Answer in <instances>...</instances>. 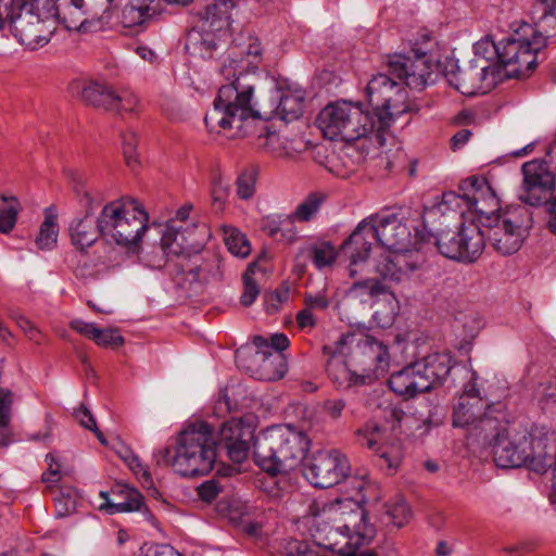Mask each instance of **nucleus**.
I'll return each instance as SVG.
<instances>
[{
	"label": "nucleus",
	"mask_w": 556,
	"mask_h": 556,
	"mask_svg": "<svg viewBox=\"0 0 556 556\" xmlns=\"http://www.w3.org/2000/svg\"><path fill=\"white\" fill-rule=\"evenodd\" d=\"M390 73L400 81L386 74L375 75L367 84L366 96L374 109L377 123V141L384 143V135L395 118L408 113V92L412 89H424L431 77L430 62L426 53L414 51V58L401 53L389 56Z\"/></svg>",
	"instance_id": "nucleus-1"
},
{
	"label": "nucleus",
	"mask_w": 556,
	"mask_h": 556,
	"mask_svg": "<svg viewBox=\"0 0 556 556\" xmlns=\"http://www.w3.org/2000/svg\"><path fill=\"white\" fill-rule=\"evenodd\" d=\"M473 433L479 444L493 448L494 462L501 468L527 466L531 470L544 473L553 464L548 440L534 437L522 425L500 418H486Z\"/></svg>",
	"instance_id": "nucleus-2"
},
{
	"label": "nucleus",
	"mask_w": 556,
	"mask_h": 556,
	"mask_svg": "<svg viewBox=\"0 0 556 556\" xmlns=\"http://www.w3.org/2000/svg\"><path fill=\"white\" fill-rule=\"evenodd\" d=\"M543 15L535 24L522 23L511 35L494 42L489 37L480 40L477 50L486 47L495 51L497 62L510 78H526L538 65L539 52L547 41L556 38V0H544Z\"/></svg>",
	"instance_id": "nucleus-3"
},
{
	"label": "nucleus",
	"mask_w": 556,
	"mask_h": 556,
	"mask_svg": "<svg viewBox=\"0 0 556 556\" xmlns=\"http://www.w3.org/2000/svg\"><path fill=\"white\" fill-rule=\"evenodd\" d=\"M223 75L228 83L219 87L214 108L204 117L206 128L211 134H224L228 138L244 137L250 124L262 118L253 101L254 84L248 75L236 71Z\"/></svg>",
	"instance_id": "nucleus-4"
},
{
	"label": "nucleus",
	"mask_w": 556,
	"mask_h": 556,
	"mask_svg": "<svg viewBox=\"0 0 556 556\" xmlns=\"http://www.w3.org/2000/svg\"><path fill=\"white\" fill-rule=\"evenodd\" d=\"M156 466H172L182 477L207 475L216 462V439L205 421L188 425L177 439L175 453L164 447L153 454Z\"/></svg>",
	"instance_id": "nucleus-5"
},
{
	"label": "nucleus",
	"mask_w": 556,
	"mask_h": 556,
	"mask_svg": "<svg viewBox=\"0 0 556 556\" xmlns=\"http://www.w3.org/2000/svg\"><path fill=\"white\" fill-rule=\"evenodd\" d=\"M309 448L307 435L291 425L273 426L254 440V463L269 476L287 475L299 467Z\"/></svg>",
	"instance_id": "nucleus-6"
},
{
	"label": "nucleus",
	"mask_w": 556,
	"mask_h": 556,
	"mask_svg": "<svg viewBox=\"0 0 556 556\" xmlns=\"http://www.w3.org/2000/svg\"><path fill=\"white\" fill-rule=\"evenodd\" d=\"M149 215L131 197H123L106 203L99 214L101 237L128 252H139L140 241L148 228Z\"/></svg>",
	"instance_id": "nucleus-7"
},
{
	"label": "nucleus",
	"mask_w": 556,
	"mask_h": 556,
	"mask_svg": "<svg viewBox=\"0 0 556 556\" xmlns=\"http://www.w3.org/2000/svg\"><path fill=\"white\" fill-rule=\"evenodd\" d=\"M58 16L55 0H14L8 24L21 45L35 50L50 41Z\"/></svg>",
	"instance_id": "nucleus-8"
},
{
	"label": "nucleus",
	"mask_w": 556,
	"mask_h": 556,
	"mask_svg": "<svg viewBox=\"0 0 556 556\" xmlns=\"http://www.w3.org/2000/svg\"><path fill=\"white\" fill-rule=\"evenodd\" d=\"M318 128L330 140L355 141L368 135L377 139V123L359 103L339 101L324 108L316 119Z\"/></svg>",
	"instance_id": "nucleus-9"
},
{
	"label": "nucleus",
	"mask_w": 556,
	"mask_h": 556,
	"mask_svg": "<svg viewBox=\"0 0 556 556\" xmlns=\"http://www.w3.org/2000/svg\"><path fill=\"white\" fill-rule=\"evenodd\" d=\"M483 227L492 248L501 255H510L521 248L528 229L532 227V216L525 206H510L502 217Z\"/></svg>",
	"instance_id": "nucleus-10"
},
{
	"label": "nucleus",
	"mask_w": 556,
	"mask_h": 556,
	"mask_svg": "<svg viewBox=\"0 0 556 556\" xmlns=\"http://www.w3.org/2000/svg\"><path fill=\"white\" fill-rule=\"evenodd\" d=\"M434 244L450 260L473 263L485 248V232L475 223L463 224L457 231L446 228L439 232Z\"/></svg>",
	"instance_id": "nucleus-11"
},
{
	"label": "nucleus",
	"mask_w": 556,
	"mask_h": 556,
	"mask_svg": "<svg viewBox=\"0 0 556 556\" xmlns=\"http://www.w3.org/2000/svg\"><path fill=\"white\" fill-rule=\"evenodd\" d=\"M458 197L462 199V212L477 213L482 226H490L491 223L502 217L500 214V200L492 190L485 178L471 176L459 184Z\"/></svg>",
	"instance_id": "nucleus-12"
},
{
	"label": "nucleus",
	"mask_w": 556,
	"mask_h": 556,
	"mask_svg": "<svg viewBox=\"0 0 556 556\" xmlns=\"http://www.w3.org/2000/svg\"><path fill=\"white\" fill-rule=\"evenodd\" d=\"M353 343V336L343 333L337 341L323 346L327 375L339 390L370 384L371 375H359L348 368L345 361L349 354L348 345Z\"/></svg>",
	"instance_id": "nucleus-13"
},
{
	"label": "nucleus",
	"mask_w": 556,
	"mask_h": 556,
	"mask_svg": "<svg viewBox=\"0 0 556 556\" xmlns=\"http://www.w3.org/2000/svg\"><path fill=\"white\" fill-rule=\"evenodd\" d=\"M476 372L471 374L470 381L465 386L453 413V425L467 429L468 439L480 443L479 437L473 432L479 430L486 418H498L492 410H485L488 403L481 397L476 384Z\"/></svg>",
	"instance_id": "nucleus-14"
},
{
	"label": "nucleus",
	"mask_w": 556,
	"mask_h": 556,
	"mask_svg": "<svg viewBox=\"0 0 556 556\" xmlns=\"http://www.w3.org/2000/svg\"><path fill=\"white\" fill-rule=\"evenodd\" d=\"M350 463L337 450L318 451L304 465L303 473L315 488H331L349 477Z\"/></svg>",
	"instance_id": "nucleus-15"
},
{
	"label": "nucleus",
	"mask_w": 556,
	"mask_h": 556,
	"mask_svg": "<svg viewBox=\"0 0 556 556\" xmlns=\"http://www.w3.org/2000/svg\"><path fill=\"white\" fill-rule=\"evenodd\" d=\"M475 49H477V46H475ZM490 51L495 53L492 48L486 47L480 49V51L476 50L477 55L483 54V60L475 59L463 68L458 66L456 60H446L443 73L448 84L465 96H475L480 92L483 89L482 84L490 71V66L485 64V60L489 59L485 54Z\"/></svg>",
	"instance_id": "nucleus-16"
},
{
	"label": "nucleus",
	"mask_w": 556,
	"mask_h": 556,
	"mask_svg": "<svg viewBox=\"0 0 556 556\" xmlns=\"http://www.w3.org/2000/svg\"><path fill=\"white\" fill-rule=\"evenodd\" d=\"M357 443L376 452V464L388 475L400 467L403 459V447L399 440L380 443L383 429L375 421H368L355 432Z\"/></svg>",
	"instance_id": "nucleus-17"
},
{
	"label": "nucleus",
	"mask_w": 556,
	"mask_h": 556,
	"mask_svg": "<svg viewBox=\"0 0 556 556\" xmlns=\"http://www.w3.org/2000/svg\"><path fill=\"white\" fill-rule=\"evenodd\" d=\"M80 98L96 109L119 114L135 112L139 104L138 98L130 90H115L106 84L97 81L86 83L80 90Z\"/></svg>",
	"instance_id": "nucleus-18"
},
{
	"label": "nucleus",
	"mask_w": 556,
	"mask_h": 556,
	"mask_svg": "<svg viewBox=\"0 0 556 556\" xmlns=\"http://www.w3.org/2000/svg\"><path fill=\"white\" fill-rule=\"evenodd\" d=\"M354 343L351 351L356 366L363 370L362 375H371L370 383L377 380L389 367L390 355L388 346L370 334H353Z\"/></svg>",
	"instance_id": "nucleus-19"
},
{
	"label": "nucleus",
	"mask_w": 556,
	"mask_h": 556,
	"mask_svg": "<svg viewBox=\"0 0 556 556\" xmlns=\"http://www.w3.org/2000/svg\"><path fill=\"white\" fill-rule=\"evenodd\" d=\"M523 182L519 199L531 206L545 203L555 189V176L545 162L530 161L522 165Z\"/></svg>",
	"instance_id": "nucleus-20"
},
{
	"label": "nucleus",
	"mask_w": 556,
	"mask_h": 556,
	"mask_svg": "<svg viewBox=\"0 0 556 556\" xmlns=\"http://www.w3.org/2000/svg\"><path fill=\"white\" fill-rule=\"evenodd\" d=\"M256 434L249 426H243L241 420L224 422L216 440V454L225 451L229 459L236 464L243 463L250 454V442Z\"/></svg>",
	"instance_id": "nucleus-21"
},
{
	"label": "nucleus",
	"mask_w": 556,
	"mask_h": 556,
	"mask_svg": "<svg viewBox=\"0 0 556 556\" xmlns=\"http://www.w3.org/2000/svg\"><path fill=\"white\" fill-rule=\"evenodd\" d=\"M368 220L374 226L376 241L386 251L407 252L412 244L410 227L397 215L370 216Z\"/></svg>",
	"instance_id": "nucleus-22"
},
{
	"label": "nucleus",
	"mask_w": 556,
	"mask_h": 556,
	"mask_svg": "<svg viewBox=\"0 0 556 556\" xmlns=\"http://www.w3.org/2000/svg\"><path fill=\"white\" fill-rule=\"evenodd\" d=\"M462 212V199L455 191H445L441 194L440 200L431 206L426 207L422 214L424 228L428 233L420 235L421 241H430L437 238L439 232H443L448 228L447 219L450 214L456 215Z\"/></svg>",
	"instance_id": "nucleus-23"
},
{
	"label": "nucleus",
	"mask_w": 556,
	"mask_h": 556,
	"mask_svg": "<svg viewBox=\"0 0 556 556\" xmlns=\"http://www.w3.org/2000/svg\"><path fill=\"white\" fill-rule=\"evenodd\" d=\"M194 247L195 244H185L179 241L175 233L164 232L160 243L142 249L141 261L150 268L161 269L174 257L189 258L191 249Z\"/></svg>",
	"instance_id": "nucleus-24"
},
{
	"label": "nucleus",
	"mask_w": 556,
	"mask_h": 556,
	"mask_svg": "<svg viewBox=\"0 0 556 556\" xmlns=\"http://www.w3.org/2000/svg\"><path fill=\"white\" fill-rule=\"evenodd\" d=\"M376 242L374 226L368 218L363 219L351 236L341 244V252L350 260V276L356 275L354 266L364 263Z\"/></svg>",
	"instance_id": "nucleus-25"
},
{
	"label": "nucleus",
	"mask_w": 556,
	"mask_h": 556,
	"mask_svg": "<svg viewBox=\"0 0 556 556\" xmlns=\"http://www.w3.org/2000/svg\"><path fill=\"white\" fill-rule=\"evenodd\" d=\"M262 61V46L257 37L249 35L242 42L236 43L229 48L227 60L220 67V74L236 71L237 74H243L249 67L256 68Z\"/></svg>",
	"instance_id": "nucleus-26"
},
{
	"label": "nucleus",
	"mask_w": 556,
	"mask_h": 556,
	"mask_svg": "<svg viewBox=\"0 0 556 556\" xmlns=\"http://www.w3.org/2000/svg\"><path fill=\"white\" fill-rule=\"evenodd\" d=\"M83 200L86 206V214L83 218L74 219L68 228L71 240L76 249L84 251L97 242L101 236L99 216L96 220L91 218L93 204H100V201H94L90 192H85Z\"/></svg>",
	"instance_id": "nucleus-27"
},
{
	"label": "nucleus",
	"mask_w": 556,
	"mask_h": 556,
	"mask_svg": "<svg viewBox=\"0 0 556 556\" xmlns=\"http://www.w3.org/2000/svg\"><path fill=\"white\" fill-rule=\"evenodd\" d=\"M405 252L384 251L375 260V271L383 281L400 282L417 268Z\"/></svg>",
	"instance_id": "nucleus-28"
},
{
	"label": "nucleus",
	"mask_w": 556,
	"mask_h": 556,
	"mask_svg": "<svg viewBox=\"0 0 556 556\" xmlns=\"http://www.w3.org/2000/svg\"><path fill=\"white\" fill-rule=\"evenodd\" d=\"M417 374L426 381L427 392L443 383L453 368V358L447 353H433L414 362Z\"/></svg>",
	"instance_id": "nucleus-29"
},
{
	"label": "nucleus",
	"mask_w": 556,
	"mask_h": 556,
	"mask_svg": "<svg viewBox=\"0 0 556 556\" xmlns=\"http://www.w3.org/2000/svg\"><path fill=\"white\" fill-rule=\"evenodd\" d=\"M417 374V369L413 364L404 367L402 370L393 372L389 380V388L405 399H412L418 393L427 392L429 384Z\"/></svg>",
	"instance_id": "nucleus-30"
},
{
	"label": "nucleus",
	"mask_w": 556,
	"mask_h": 556,
	"mask_svg": "<svg viewBox=\"0 0 556 556\" xmlns=\"http://www.w3.org/2000/svg\"><path fill=\"white\" fill-rule=\"evenodd\" d=\"M254 376L258 380L276 381L286 375L288 370L287 358L283 353L260 350L255 354Z\"/></svg>",
	"instance_id": "nucleus-31"
},
{
	"label": "nucleus",
	"mask_w": 556,
	"mask_h": 556,
	"mask_svg": "<svg viewBox=\"0 0 556 556\" xmlns=\"http://www.w3.org/2000/svg\"><path fill=\"white\" fill-rule=\"evenodd\" d=\"M235 9L233 0H214L208 3L202 16L207 31L227 30L231 25V12Z\"/></svg>",
	"instance_id": "nucleus-32"
},
{
	"label": "nucleus",
	"mask_w": 556,
	"mask_h": 556,
	"mask_svg": "<svg viewBox=\"0 0 556 556\" xmlns=\"http://www.w3.org/2000/svg\"><path fill=\"white\" fill-rule=\"evenodd\" d=\"M118 492L124 495V500L121 502H110L108 492H100L101 497L105 500V503L100 506L101 509H105L109 514L113 515L116 513H129L140 510L143 505V498L141 494L126 485H117L113 489V493Z\"/></svg>",
	"instance_id": "nucleus-33"
},
{
	"label": "nucleus",
	"mask_w": 556,
	"mask_h": 556,
	"mask_svg": "<svg viewBox=\"0 0 556 556\" xmlns=\"http://www.w3.org/2000/svg\"><path fill=\"white\" fill-rule=\"evenodd\" d=\"M301 256L311 258L314 266L321 270L333 265L337 258V251L330 242H315L302 247L299 250L296 260Z\"/></svg>",
	"instance_id": "nucleus-34"
},
{
	"label": "nucleus",
	"mask_w": 556,
	"mask_h": 556,
	"mask_svg": "<svg viewBox=\"0 0 556 556\" xmlns=\"http://www.w3.org/2000/svg\"><path fill=\"white\" fill-rule=\"evenodd\" d=\"M154 0H130L123 10L125 23L128 26L141 25L156 13L151 4Z\"/></svg>",
	"instance_id": "nucleus-35"
},
{
	"label": "nucleus",
	"mask_w": 556,
	"mask_h": 556,
	"mask_svg": "<svg viewBox=\"0 0 556 556\" xmlns=\"http://www.w3.org/2000/svg\"><path fill=\"white\" fill-rule=\"evenodd\" d=\"M260 168L255 164L245 166L236 180V193L240 200H250L256 191V181L258 179Z\"/></svg>",
	"instance_id": "nucleus-36"
},
{
	"label": "nucleus",
	"mask_w": 556,
	"mask_h": 556,
	"mask_svg": "<svg viewBox=\"0 0 556 556\" xmlns=\"http://www.w3.org/2000/svg\"><path fill=\"white\" fill-rule=\"evenodd\" d=\"M21 203L15 197L0 193V232L9 233L15 227Z\"/></svg>",
	"instance_id": "nucleus-37"
},
{
	"label": "nucleus",
	"mask_w": 556,
	"mask_h": 556,
	"mask_svg": "<svg viewBox=\"0 0 556 556\" xmlns=\"http://www.w3.org/2000/svg\"><path fill=\"white\" fill-rule=\"evenodd\" d=\"M224 242L228 251L237 257L244 258L251 253V243L248 237L235 227H224Z\"/></svg>",
	"instance_id": "nucleus-38"
},
{
	"label": "nucleus",
	"mask_w": 556,
	"mask_h": 556,
	"mask_svg": "<svg viewBox=\"0 0 556 556\" xmlns=\"http://www.w3.org/2000/svg\"><path fill=\"white\" fill-rule=\"evenodd\" d=\"M277 109L286 122L295 121L303 115L304 97L300 92H287L281 96Z\"/></svg>",
	"instance_id": "nucleus-39"
},
{
	"label": "nucleus",
	"mask_w": 556,
	"mask_h": 556,
	"mask_svg": "<svg viewBox=\"0 0 556 556\" xmlns=\"http://www.w3.org/2000/svg\"><path fill=\"white\" fill-rule=\"evenodd\" d=\"M58 233V217L50 210H47L45 220L36 238V245L40 250H51L56 244Z\"/></svg>",
	"instance_id": "nucleus-40"
},
{
	"label": "nucleus",
	"mask_w": 556,
	"mask_h": 556,
	"mask_svg": "<svg viewBox=\"0 0 556 556\" xmlns=\"http://www.w3.org/2000/svg\"><path fill=\"white\" fill-rule=\"evenodd\" d=\"M325 197L321 193H311L303 200L292 214V216L301 222H308L318 212Z\"/></svg>",
	"instance_id": "nucleus-41"
},
{
	"label": "nucleus",
	"mask_w": 556,
	"mask_h": 556,
	"mask_svg": "<svg viewBox=\"0 0 556 556\" xmlns=\"http://www.w3.org/2000/svg\"><path fill=\"white\" fill-rule=\"evenodd\" d=\"M86 12L65 4L62 10L59 9L58 21L61 20L68 30H83L86 29Z\"/></svg>",
	"instance_id": "nucleus-42"
},
{
	"label": "nucleus",
	"mask_w": 556,
	"mask_h": 556,
	"mask_svg": "<svg viewBox=\"0 0 556 556\" xmlns=\"http://www.w3.org/2000/svg\"><path fill=\"white\" fill-rule=\"evenodd\" d=\"M229 197V185L222 178H215L211 187V206L215 213L225 210Z\"/></svg>",
	"instance_id": "nucleus-43"
},
{
	"label": "nucleus",
	"mask_w": 556,
	"mask_h": 556,
	"mask_svg": "<svg viewBox=\"0 0 556 556\" xmlns=\"http://www.w3.org/2000/svg\"><path fill=\"white\" fill-rule=\"evenodd\" d=\"M124 462L128 465L131 471L138 477L142 486L147 490H152L156 492L154 489L153 479L151 472L148 468L140 462L139 457L132 453H129V457H124Z\"/></svg>",
	"instance_id": "nucleus-44"
},
{
	"label": "nucleus",
	"mask_w": 556,
	"mask_h": 556,
	"mask_svg": "<svg viewBox=\"0 0 556 556\" xmlns=\"http://www.w3.org/2000/svg\"><path fill=\"white\" fill-rule=\"evenodd\" d=\"M193 206L189 203L184 204L176 211L175 217L169 219L166 225L165 232L175 233L179 241H182L185 244H190L185 237L184 231H181V226L178 223H184L188 219Z\"/></svg>",
	"instance_id": "nucleus-45"
},
{
	"label": "nucleus",
	"mask_w": 556,
	"mask_h": 556,
	"mask_svg": "<svg viewBox=\"0 0 556 556\" xmlns=\"http://www.w3.org/2000/svg\"><path fill=\"white\" fill-rule=\"evenodd\" d=\"M352 290L361 295L375 298L388 292V287L377 278H367L353 283Z\"/></svg>",
	"instance_id": "nucleus-46"
},
{
	"label": "nucleus",
	"mask_w": 556,
	"mask_h": 556,
	"mask_svg": "<svg viewBox=\"0 0 556 556\" xmlns=\"http://www.w3.org/2000/svg\"><path fill=\"white\" fill-rule=\"evenodd\" d=\"M253 342L260 350H267V352L282 353L289 346V339L285 333H275L269 340L258 336Z\"/></svg>",
	"instance_id": "nucleus-47"
},
{
	"label": "nucleus",
	"mask_w": 556,
	"mask_h": 556,
	"mask_svg": "<svg viewBox=\"0 0 556 556\" xmlns=\"http://www.w3.org/2000/svg\"><path fill=\"white\" fill-rule=\"evenodd\" d=\"M387 515L394 526L402 528L410 518V509L407 503L401 500L388 506Z\"/></svg>",
	"instance_id": "nucleus-48"
},
{
	"label": "nucleus",
	"mask_w": 556,
	"mask_h": 556,
	"mask_svg": "<svg viewBox=\"0 0 556 556\" xmlns=\"http://www.w3.org/2000/svg\"><path fill=\"white\" fill-rule=\"evenodd\" d=\"M96 344L103 348L116 349L124 344V338L119 334L117 329H101L99 328V334L93 338Z\"/></svg>",
	"instance_id": "nucleus-49"
},
{
	"label": "nucleus",
	"mask_w": 556,
	"mask_h": 556,
	"mask_svg": "<svg viewBox=\"0 0 556 556\" xmlns=\"http://www.w3.org/2000/svg\"><path fill=\"white\" fill-rule=\"evenodd\" d=\"M75 417L76 419L78 420V422L86 429L92 431L97 438L99 439V441L102 443V444H105L106 441L104 439V435L103 433L99 430V428L97 427V422L92 416V414L90 413V410L85 407L84 405H81L76 412H75Z\"/></svg>",
	"instance_id": "nucleus-50"
},
{
	"label": "nucleus",
	"mask_w": 556,
	"mask_h": 556,
	"mask_svg": "<svg viewBox=\"0 0 556 556\" xmlns=\"http://www.w3.org/2000/svg\"><path fill=\"white\" fill-rule=\"evenodd\" d=\"M260 294V288L256 281L245 273L243 275V292L240 296V303L248 307L254 303Z\"/></svg>",
	"instance_id": "nucleus-51"
},
{
	"label": "nucleus",
	"mask_w": 556,
	"mask_h": 556,
	"mask_svg": "<svg viewBox=\"0 0 556 556\" xmlns=\"http://www.w3.org/2000/svg\"><path fill=\"white\" fill-rule=\"evenodd\" d=\"M298 239V231L294 225V217L292 215H285L283 223L280 226L278 242L291 244Z\"/></svg>",
	"instance_id": "nucleus-52"
},
{
	"label": "nucleus",
	"mask_w": 556,
	"mask_h": 556,
	"mask_svg": "<svg viewBox=\"0 0 556 556\" xmlns=\"http://www.w3.org/2000/svg\"><path fill=\"white\" fill-rule=\"evenodd\" d=\"M123 153L126 163L131 166L137 163V137L132 131L126 132L122 137Z\"/></svg>",
	"instance_id": "nucleus-53"
},
{
	"label": "nucleus",
	"mask_w": 556,
	"mask_h": 556,
	"mask_svg": "<svg viewBox=\"0 0 556 556\" xmlns=\"http://www.w3.org/2000/svg\"><path fill=\"white\" fill-rule=\"evenodd\" d=\"M222 488L216 480L205 481L198 488L199 497L206 503H211L216 500Z\"/></svg>",
	"instance_id": "nucleus-54"
},
{
	"label": "nucleus",
	"mask_w": 556,
	"mask_h": 556,
	"mask_svg": "<svg viewBox=\"0 0 556 556\" xmlns=\"http://www.w3.org/2000/svg\"><path fill=\"white\" fill-rule=\"evenodd\" d=\"M285 215L266 216L262 220V230L270 238L277 241L280 226L283 223Z\"/></svg>",
	"instance_id": "nucleus-55"
},
{
	"label": "nucleus",
	"mask_w": 556,
	"mask_h": 556,
	"mask_svg": "<svg viewBox=\"0 0 556 556\" xmlns=\"http://www.w3.org/2000/svg\"><path fill=\"white\" fill-rule=\"evenodd\" d=\"M70 327L78 332L79 334L90 339L93 341V338H97L99 334V328L94 326L92 323H86L81 319H75L70 323Z\"/></svg>",
	"instance_id": "nucleus-56"
},
{
	"label": "nucleus",
	"mask_w": 556,
	"mask_h": 556,
	"mask_svg": "<svg viewBox=\"0 0 556 556\" xmlns=\"http://www.w3.org/2000/svg\"><path fill=\"white\" fill-rule=\"evenodd\" d=\"M143 556H181L174 547L165 544H150L142 548Z\"/></svg>",
	"instance_id": "nucleus-57"
},
{
	"label": "nucleus",
	"mask_w": 556,
	"mask_h": 556,
	"mask_svg": "<svg viewBox=\"0 0 556 556\" xmlns=\"http://www.w3.org/2000/svg\"><path fill=\"white\" fill-rule=\"evenodd\" d=\"M329 304H330L329 300L323 293L307 294L305 296V305H306V308H308L309 311H312V309L324 311V309L328 308Z\"/></svg>",
	"instance_id": "nucleus-58"
},
{
	"label": "nucleus",
	"mask_w": 556,
	"mask_h": 556,
	"mask_svg": "<svg viewBox=\"0 0 556 556\" xmlns=\"http://www.w3.org/2000/svg\"><path fill=\"white\" fill-rule=\"evenodd\" d=\"M279 141V136L276 132H267L266 135L261 134L258 136V148L273 153L277 154V150L275 148V144Z\"/></svg>",
	"instance_id": "nucleus-59"
},
{
	"label": "nucleus",
	"mask_w": 556,
	"mask_h": 556,
	"mask_svg": "<svg viewBox=\"0 0 556 556\" xmlns=\"http://www.w3.org/2000/svg\"><path fill=\"white\" fill-rule=\"evenodd\" d=\"M55 505L58 509V515L60 516L70 515L76 509V502L70 495H62L61 497L56 498Z\"/></svg>",
	"instance_id": "nucleus-60"
},
{
	"label": "nucleus",
	"mask_w": 556,
	"mask_h": 556,
	"mask_svg": "<svg viewBox=\"0 0 556 556\" xmlns=\"http://www.w3.org/2000/svg\"><path fill=\"white\" fill-rule=\"evenodd\" d=\"M47 459H50L49 468L41 476V479L46 483H54L58 482L61 478L60 475V465H53L54 458L52 455H47Z\"/></svg>",
	"instance_id": "nucleus-61"
},
{
	"label": "nucleus",
	"mask_w": 556,
	"mask_h": 556,
	"mask_svg": "<svg viewBox=\"0 0 556 556\" xmlns=\"http://www.w3.org/2000/svg\"><path fill=\"white\" fill-rule=\"evenodd\" d=\"M324 407L329 416L337 419L341 416L345 407V402L341 399L328 400L325 402Z\"/></svg>",
	"instance_id": "nucleus-62"
},
{
	"label": "nucleus",
	"mask_w": 556,
	"mask_h": 556,
	"mask_svg": "<svg viewBox=\"0 0 556 556\" xmlns=\"http://www.w3.org/2000/svg\"><path fill=\"white\" fill-rule=\"evenodd\" d=\"M296 323L301 329H311L316 325V319L312 311L305 307L296 314Z\"/></svg>",
	"instance_id": "nucleus-63"
},
{
	"label": "nucleus",
	"mask_w": 556,
	"mask_h": 556,
	"mask_svg": "<svg viewBox=\"0 0 556 556\" xmlns=\"http://www.w3.org/2000/svg\"><path fill=\"white\" fill-rule=\"evenodd\" d=\"M544 204L547 213V228L551 232L556 233V197L547 200Z\"/></svg>",
	"instance_id": "nucleus-64"
}]
</instances>
